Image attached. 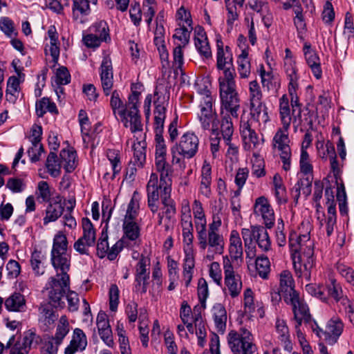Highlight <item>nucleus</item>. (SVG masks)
Instances as JSON below:
<instances>
[{"instance_id":"obj_1","label":"nucleus","mask_w":354,"mask_h":354,"mask_svg":"<svg viewBox=\"0 0 354 354\" xmlns=\"http://www.w3.org/2000/svg\"><path fill=\"white\" fill-rule=\"evenodd\" d=\"M216 68L223 71L218 79L221 102L234 116H236V111L240 108V99L236 89L233 55L231 48L228 46L224 47L221 39L216 41Z\"/></svg>"},{"instance_id":"obj_2","label":"nucleus","mask_w":354,"mask_h":354,"mask_svg":"<svg viewBox=\"0 0 354 354\" xmlns=\"http://www.w3.org/2000/svg\"><path fill=\"white\" fill-rule=\"evenodd\" d=\"M156 142L154 165L156 171L160 174V180L156 173H152L147 185V205L153 214L158 210V188L171 187L174 172L172 165L167 159V147L163 137L158 136Z\"/></svg>"},{"instance_id":"obj_3","label":"nucleus","mask_w":354,"mask_h":354,"mask_svg":"<svg viewBox=\"0 0 354 354\" xmlns=\"http://www.w3.org/2000/svg\"><path fill=\"white\" fill-rule=\"evenodd\" d=\"M223 208L214 206L212 210L211 221L202 227L197 236L198 245L201 250H207L205 259L209 261L214 259L216 255L223 254L225 238L221 231Z\"/></svg>"},{"instance_id":"obj_4","label":"nucleus","mask_w":354,"mask_h":354,"mask_svg":"<svg viewBox=\"0 0 354 354\" xmlns=\"http://www.w3.org/2000/svg\"><path fill=\"white\" fill-rule=\"evenodd\" d=\"M50 261L56 271L46 284L48 297L55 306H62V297L70 286L71 254L68 252L50 253Z\"/></svg>"},{"instance_id":"obj_5","label":"nucleus","mask_w":354,"mask_h":354,"mask_svg":"<svg viewBox=\"0 0 354 354\" xmlns=\"http://www.w3.org/2000/svg\"><path fill=\"white\" fill-rule=\"evenodd\" d=\"M279 115L282 127L275 133L272 145L274 149L279 152L280 158L283 162V169L288 171L291 167V149L290 147L288 130L291 123L290 109L289 100L286 95H283L279 99Z\"/></svg>"},{"instance_id":"obj_6","label":"nucleus","mask_w":354,"mask_h":354,"mask_svg":"<svg viewBox=\"0 0 354 354\" xmlns=\"http://www.w3.org/2000/svg\"><path fill=\"white\" fill-rule=\"evenodd\" d=\"M289 248L295 273L298 278L310 281L315 266L313 243L310 239L289 237Z\"/></svg>"},{"instance_id":"obj_7","label":"nucleus","mask_w":354,"mask_h":354,"mask_svg":"<svg viewBox=\"0 0 354 354\" xmlns=\"http://www.w3.org/2000/svg\"><path fill=\"white\" fill-rule=\"evenodd\" d=\"M201 127L204 131H210L209 136V149L214 159L219 157V151L221 149V140L218 124L220 121L216 112H213L212 109L207 106L204 109L200 115L198 120Z\"/></svg>"},{"instance_id":"obj_8","label":"nucleus","mask_w":354,"mask_h":354,"mask_svg":"<svg viewBox=\"0 0 354 354\" xmlns=\"http://www.w3.org/2000/svg\"><path fill=\"white\" fill-rule=\"evenodd\" d=\"M182 228L183 249L185 254L183 259V277L185 285L188 287L193 277L195 266V251L194 249V227L180 226Z\"/></svg>"},{"instance_id":"obj_9","label":"nucleus","mask_w":354,"mask_h":354,"mask_svg":"<svg viewBox=\"0 0 354 354\" xmlns=\"http://www.w3.org/2000/svg\"><path fill=\"white\" fill-rule=\"evenodd\" d=\"M227 339L233 354H258L253 335L246 328H241L239 330L230 331Z\"/></svg>"},{"instance_id":"obj_10","label":"nucleus","mask_w":354,"mask_h":354,"mask_svg":"<svg viewBox=\"0 0 354 354\" xmlns=\"http://www.w3.org/2000/svg\"><path fill=\"white\" fill-rule=\"evenodd\" d=\"M241 236L246 248L248 256L254 255L252 243L255 241L259 248L264 252L269 251L271 248V241L267 230L261 225H252L250 228H243Z\"/></svg>"},{"instance_id":"obj_11","label":"nucleus","mask_w":354,"mask_h":354,"mask_svg":"<svg viewBox=\"0 0 354 354\" xmlns=\"http://www.w3.org/2000/svg\"><path fill=\"white\" fill-rule=\"evenodd\" d=\"M239 131L245 150H259L262 147L263 138L259 136L254 128L253 121L248 116L241 115Z\"/></svg>"},{"instance_id":"obj_12","label":"nucleus","mask_w":354,"mask_h":354,"mask_svg":"<svg viewBox=\"0 0 354 354\" xmlns=\"http://www.w3.org/2000/svg\"><path fill=\"white\" fill-rule=\"evenodd\" d=\"M223 266L224 270V291L232 298L236 297L239 295L242 289L241 277L235 270L227 256L223 257Z\"/></svg>"},{"instance_id":"obj_13","label":"nucleus","mask_w":354,"mask_h":354,"mask_svg":"<svg viewBox=\"0 0 354 354\" xmlns=\"http://www.w3.org/2000/svg\"><path fill=\"white\" fill-rule=\"evenodd\" d=\"M286 56L284 58V71L288 81V91L290 94L292 99L296 100V92L299 88V75L298 69L296 66L292 52L289 48L285 50Z\"/></svg>"},{"instance_id":"obj_14","label":"nucleus","mask_w":354,"mask_h":354,"mask_svg":"<svg viewBox=\"0 0 354 354\" xmlns=\"http://www.w3.org/2000/svg\"><path fill=\"white\" fill-rule=\"evenodd\" d=\"M174 147L184 158L190 159L194 157L198 151L199 138L194 133L187 131L180 136Z\"/></svg>"},{"instance_id":"obj_15","label":"nucleus","mask_w":354,"mask_h":354,"mask_svg":"<svg viewBox=\"0 0 354 354\" xmlns=\"http://www.w3.org/2000/svg\"><path fill=\"white\" fill-rule=\"evenodd\" d=\"M150 274V260L142 256L135 268L134 288L136 292L145 294L147 290Z\"/></svg>"},{"instance_id":"obj_16","label":"nucleus","mask_w":354,"mask_h":354,"mask_svg":"<svg viewBox=\"0 0 354 354\" xmlns=\"http://www.w3.org/2000/svg\"><path fill=\"white\" fill-rule=\"evenodd\" d=\"M165 29L164 26L160 24L156 25L154 30L153 41L161 62V67L162 73H165L171 68V64L169 60V53L166 48L165 41Z\"/></svg>"},{"instance_id":"obj_17","label":"nucleus","mask_w":354,"mask_h":354,"mask_svg":"<svg viewBox=\"0 0 354 354\" xmlns=\"http://www.w3.org/2000/svg\"><path fill=\"white\" fill-rule=\"evenodd\" d=\"M154 130L156 134V138H157L158 136H162L163 131L166 118L167 101L165 96L160 94L157 90L154 91Z\"/></svg>"},{"instance_id":"obj_18","label":"nucleus","mask_w":354,"mask_h":354,"mask_svg":"<svg viewBox=\"0 0 354 354\" xmlns=\"http://www.w3.org/2000/svg\"><path fill=\"white\" fill-rule=\"evenodd\" d=\"M118 120L122 123L125 128L129 129L133 136L144 133L139 108L129 106V111Z\"/></svg>"},{"instance_id":"obj_19","label":"nucleus","mask_w":354,"mask_h":354,"mask_svg":"<svg viewBox=\"0 0 354 354\" xmlns=\"http://www.w3.org/2000/svg\"><path fill=\"white\" fill-rule=\"evenodd\" d=\"M254 214L262 218L267 228L273 227L275 221L274 210L266 197L260 196L255 200Z\"/></svg>"},{"instance_id":"obj_20","label":"nucleus","mask_w":354,"mask_h":354,"mask_svg":"<svg viewBox=\"0 0 354 354\" xmlns=\"http://www.w3.org/2000/svg\"><path fill=\"white\" fill-rule=\"evenodd\" d=\"M287 304L292 306L294 319L296 322L310 323L311 315L309 308L305 301L299 297V295H293L292 297L285 301Z\"/></svg>"},{"instance_id":"obj_21","label":"nucleus","mask_w":354,"mask_h":354,"mask_svg":"<svg viewBox=\"0 0 354 354\" xmlns=\"http://www.w3.org/2000/svg\"><path fill=\"white\" fill-rule=\"evenodd\" d=\"M101 86L106 96L111 94L113 86V73L112 62L109 56L103 57L100 68Z\"/></svg>"},{"instance_id":"obj_22","label":"nucleus","mask_w":354,"mask_h":354,"mask_svg":"<svg viewBox=\"0 0 354 354\" xmlns=\"http://www.w3.org/2000/svg\"><path fill=\"white\" fill-rule=\"evenodd\" d=\"M122 241L126 243L127 248H133L140 244V228L137 221H123Z\"/></svg>"},{"instance_id":"obj_23","label":"nucleus","mask_w":354,"mask_h":354,"mask_svg":"<svg viewBox=\"0 0 354 354\" xmlns=\"http://www.w3.org/2000/svg\"><path fill=\"white\" fill-rule=\"evenodd\" d=\"M48 299L49 302L42 303L39 307V321L40 324L45 326L44 330H47L53 326L58 317V315L53 310V307L64 308L65 304L64 301L62 300V306H55L49 297Z\"/></svg>"},{"instance_id":"obj_24","label":"nucleus","mask_w":354,"mask_h":354,"mask_svg":"<svg viewBox=\"0 0 354 354\" xmlns=\"http://www.w3.org/2000/svg\"><path fill=\"white\" fill-rule=\"evenodd\" d=\"M239 110V109L236 111V116H234L229 110L223 106V102H221V120L219 132L220 135L221 134V138L223 139L224 142H229L230 140H232L234 126L232 118H238Z\"/></svg>"},{"instance_id":"obj_25","label":"nucleus","mask_w":354,"mask_h":354,"mask_svg":"<svg viewBox=\"0 0 354 354\" xmlns=\"http://www.w3.org/2000/svg\"><path fill=\"white\" fill-rule=\"evenodd\" d=\"M96 323L100 338L106 346L112 348L114 342L107 315L104 312H100L97 316Z\"/></svg>"},{"instance_id":"obj_26","label":"nucleus","mask_w":354,"mask_h":354,"mask_svg":"<svg viewBox=\"0 0 354 354\" xmlns=\"http://www.w3.org/2000/svg\"><path fill=\"white\" fill-rule=\"evenodd\" d=\"M303 51L306 63L311 69L313 75L317 79H320L322 76V71L320 59L317 52L311 48V45L308 42L304 44Z\"/></svg>"},{"instance_id":"obj_27","label":"nucleus","mask_w":354,"mask_h":354,"mask_svg":"<svg viewBox=\"0 0 354 354\" xmlns=\"http://www.w3.org/2000/svg\"><path fill=\"white\" fill-rule=\"evenodd\" d=\"M145 133L133 136L132 149L133 151V162L138 167H142L146 161Z\"/></svg>"},{"instance_id":"obj_28","label":"nucleus","mask_w":354,"mask_h":354,"mask_svg":"<svg viewBox=\"0 0 354 354\" xmlns=\"http://www.w3.org/2000/svg\"><path fill=\"white\" fill-rule=\"evenodd\" d=\"M279 289L282 293L284 301L292 297L293 295L299 294L295 289V281L290 271L283 270L279 275Z\"/></svg>"},{"instance_id":"obj_29","label":"nucleus","mask_w":354,"mask_h":354,"mask_svg":"<svg viewBox=\"0 0 354 354\" xmlns=\"http://www.w3.org/2000/svg\"><path fill=\"white\" fill-rule=\"evenodd\" d=\"M87 346V338L84 331L80 328L73 330L70 344L66 347L64 354H75L78 351H83Z\"/></svg>"},{"instance_id":"obj_30","label":"nucleus","mask_w":354,"mask_h":354,"mask_svg":"<svg viewBox=\"0 0 354 354\" xmlns=\"http://www.w3.org/2000/svg\"><path fill=\"white\" fill-rule=\"evenodd\" d=\"M275 332L277 339L284 349L291 351L292 344L290 339V333L286 321L277 317L275 322Z\"/></svg>"},{"instance_id":"obj_31","label":"nucleus","mask_w":354,"mask_h":354,"mask_svg":"<svg viewBox=\"0 0 354 354\" xmlns=\"http://www.w3.org/2000/svg\"><path fill=\"white\" fill-rule=\"evenodd\" d=\"M326 342L335 344L344 330V324L339 317L331 318L326 324Z\"/></svg>"},{"instance_id":"obj_32","label":"nucleus","mask_w":354,"mask_h":354,"mask_svg":"<svg viewBox=\"0 0 354 354\" xmlns=\"http://www.w3.org/2000/svg\"><path fill=\"white\" fill-rule=\"evenodd\" d=\"M61 201L62 198L58 195L56 196L55 201L48 205L45 210V216L43 218L44 225L51 222L56 221L62 215L64 207L61 203Z\"/></svg>"},{"instance_id":"obj_33","label":"nucleus","mask_w":354,"mask_h":354,"mask_svg":"<svg viewBox=\"0 0 354 354\" xmlns=\"http://www.w3.org/2000/svg\"><path fill=\"white\" fill-rule=\"evenodd\" d=\"M106 158L111 165L113 172L110 174L108 171H105L103 174V178L106 181H109L113 180L121 171L120 153L116 149H108L106 151Z\"/></svg>"},{"instance_id":"obj_34","label":"nucleus","mask_w":354,"mask_h":354,"mask_svg":"<svg viewBox=\"0 0 354 354\" xmlns=\"http://www.w3.org/2000/svg\"><path fill=\"white\" fill-rule=\"evenodd\" d=\"M319 223V229L322 232H326L327 236H330L336 227L337 213L333 207L330 206L327 214H323L322 218L317 217Z\"/></svg>"},{"instance_id":"obj_35","label":"nucleus","mask_w":354,"mask_h":354,"mask_svg":"<svg viewBox=\"0 0 354 354\" xmlns=\"http://www.w3.org/2000/svg\"><path fill=\"white\" fill-rule=\"evenodd\" d=\"M171 187L158 188L159 198L160 197L162 205H164L163 214L169 219L173 218L176 213V204L173 199L171 198Z\"/></svg>"},{"instance_id":"obj_36","label":"nucleus","mask_w":354,"mask_h":354,"mask_svg":"<svg viewBox=\"0 0 354 354\" xmlns=\"http://www.w3.org/2000/svg\"><path fill=\"white\" fill-rule=\"evenodd\" d=\"M195 46L200 55L205 58L212 56V51L205 30L198 27L195 30Z\"/></svg>"},{"instance_id":"obj_37","label":"nucleus","mask_w":354,"mask_h":354,"mask_svg":"<svg viewBox=\"0 0 354 354\" xmlns=\"http://www.w3.org/2000/svg\"><path fill=\"white\" fill-rule=\"evenodd\" d=\"M110 99V106L115 118L118 120L129 111V102L124 103L120 93L117 90L113 91Z\"/></svg>"},{"instance_id":"obj_38","label":"nucleus","mask_w":354,"mask_h":354,"mask_svg":"<svg viewBox=\"0 0 354 354\" xmlns=\"http://www.w3.org/2000/svg\"><path fill=\"white\" fill-rule=\"evenodd\" d=\"M110 99V106L115 118L118 120L129 111V102L124 103L120 93L117 90L113 91Z\"/></svg>"},{"instance_id":"obj_39","label":"nucleus","mask_w":354,"mask_h":354,"mask_svg":"<svg viewBox=\"0 0 354 354\" xmlns=\"http://www.w3.org/2000/svg\"><path fill=\"white\" fill-rule=\"evenodd\" d=\"M198 93L201 95V100L199 104V111L197 113L198 120H200V115L207 106L210 108L213 112H216L214 108V99L211 95L210 91L208 89L207 86H201V84L198 81L196 84Z\"/></svg>"},{"instance_id":"obj_40","label":"nucleus","mask_w":354,"mask_h":354,"mask_svg":"<svg viewBox=\"0 0 354 354\" xmlns=\"http://www.w3.org/2000/svg\"><path fill=\"white\" fill-rule=\"evenodd\" d=\"M229 253L230 258L234 260L242 259L243 248L239 233L232 230L230 236Z\"/></svg>"},{"instance_id":"obj_41","label":"nucleus","mask_w":354,"mask_h":354,"mask_svg":"<svg viewBox=\"0 0 354 354\" xmlns=\"http://www.w3.org/2000/svg\"><path fill=\"white\" fill-rule=\"evenodd\" d=\"M59 157L62 167L66 172L71 173L77 167V153L73 148L62 149L60 152Z\"/></svg>"},{"instance_id":"obj_42","label":"nucleus","mask_w":354,"mask_h":354,"mask_svg":"<svg viewBox=\"0 0 354 354\" xmlns=\"http://www.w3.org/2000/svg\"><path fill=\"white\" fill-rule=\"evenodd\" d=\"M72 15L76 21H82L91 13L90 0H72Z\"/></svg>"},{"instance_id":"obj_43","label":"nucleus","mask_w":354,"mask_h":354,"mask_svg":"<svg viewBox=\"0 0 354 354\" xmlns=\"http://www.w3.org/2000/svg\"><path fill=\"white\" fill-rule=\"evenodd\" d=\"M6 308L11 312H23L25 310L26 299L19 292H14L4 301Z\"/></svg>"},{"instance_id":"obj_44","label":"nucleus","mask_w":354,"mask_h":354,"mask_svg":"<svg viewBox=\"0 0 354 354\" xmlns=\"http://www.w3.org/2000/svg\"><path fill=\"white\" fill-rule=\"evenodd\" d=\"M250 119L253 121V124L256 121L259 124L263 123L265 124L270 121L268 108L263 102L250 104Z\"/></svg>"},{"instance_id":"obj_45","label":"nucleus","mask_w":354,"mask_h":354,"mask_svg":"<svg viewBox=\"0 0 354 354\" xmlns=\"http://www.w3.org/2000/svg\"><path fill=\"white\" fill-rule=\"evenodd\" d=\"M248 55V50L243 49L237 57V71L240 79H248L250 76L251 64Z\"/></svg>"},{"instance_id":"obj_46","label":"nucleus","mask_w":354,"mask_h":354,"mask_svg":"<svg viewBox=\"0 0 354 354\" xmlns=\"http://www.w3.org/2000/svg\"><path fill=\"white\" fill-rule=\"evenodd\" d=\"M212 312L217 330L223 333L227 322V313L225 307L221 304H216L214 305Z\"/></svg>"},{"instance_id":"obj_47","label":"nucleus","mask_w":354,"mask_h":354,"mask_svg":"<svg viewBox=\"0 0 354 354\" xmlns=\"http://www.w3.org/2000/svg\"><path fill=\"white\" fill-rule=\"evenodd\" d=\"M140 195L135 192L127 205L123 221H136L140 210Z\"/></svg>"},{"instance_id":"obj_48","label":"nucleus","mask_w":354,"mask_h":354,"mask_svg":"<svg viewBox=\"0 0 354 354\" xmlns=\"http://www.w3.org/2000/svg\"><path fill=\"white\" fill-rule=\"evenodd\" d=\"M46 257L44 254L39 250H35L30 257V265L34 273L37 276L44 274L46 268Z\"/></svg>"},{"instance_id":"obj_49","label":"nucleus","mask_w":354,"mask_h":354,"mask_svg":"<svg viewBox=\"0 0 354 354\" xmlns=\"http://www.w3.org/2000/svg\"><path fill=\"white\" fill-rule=\"evenodd\" d=\"M20 80L15 76L8 78L6 91V100L10 103L15 104L18 99L20 91Z\"/></svg>"},{"instance_id":"obj_50","label":"nucleus","mask_w":354,"mask_h":354,"mask_svg":"<svg viewBox=\"0 0 354 354\" xmlns=\"http://www.w3.org/2000/svg\"><path fill=\"white\" fill-rule=\"evenodd\" d=\"M192 211L197 236L201 229H202L203 225H205L206 219V216L203 207V205L199 200H194L192 205Z\"/></svg>"},{"instance_id":"obj_51","label":"nucleus","mask_w":354,"mask_h":354,"mask_svg":"<svg viewBox=\"0 0 354 354\" xmlns=\"http://www.w3.org/2000/svg\"><path fill=\"white\" fill-rule=\"evenodd\" d=\"M69 324L67 317L64 315L59 318L56 332L53 337H49L57 345L62 344L64 339L69 333Z\"/></svg>"},{"instance_id":"obj_52","label":"nucleus","mask_w":354,"mask_h":354,"mask_svg":"<svg viewBox=\"0 0 354 354\" xmlns=\"http://www.w3.org/2000/svg\"><path fill=\"white\" fill-rule=\"evenodd\" d=\"M35 109L36 114L39 118L43 117L47 112L53 114H57L58 113L55 104L48 97H45L36 102Z\"/></svg>"},{"instance_id":"obj_53","label":"nucleus","mask_w":354,"mask_h":354,"mask_svg":"<svg viewBox=\"0 0 354 354\" xmlns=\"http://www.w3.org/2000/svg\"><path fill=\"white\" fill-rule=\"evenodd\" d=\"M194 323L195 324V333L198 339V345L203 348L206 344L207 330L205 322L200 313L194 315Z\"/></svg>"},{"instance_id":"obj_54","label":"nucleus","mask_w":354,"mask_h":354,"mask_svg":"<svg viewBox=\"0 0 354 354\" xmlns=\"http://www.w3.org/2000/svg\"><path fill=\"white\" fill-rule=\"evenodd\" d=\"M299 91L300 87L296 92V100L295 99H292V95L289 94L290 97V102L292 109V114L293 115V118H291V122L292 121V124L295 131L297 130L298 127L300 126L302 123L301 104L299 101Z\"/></svg>"},{"instance_id":"obj_55","label":"nucleus","mask_w":354,"mask_h":354,"mask_svg":"<svg viewBox=\"0 0 354 354\" xmlns=\"http://www.w3.org/2000/svg\"><path fill=\"white\" fill-rule=\"evenodd\" d=\"M89 32L96 35L102 41L110 40L109 28L105 21H100L89 28Z\"/></svg>"},{"instance_id":"obj_56","label":"nucleus","mask_w":354,"mask_h":354,"mask_svg":"<svg viewBox=\"0 0 354 354\" xmlns=\"http://www.w3.org/2000/svg\"><path fill=\"white\" fill-rule=\"evenodd\" d=\"M227 14V31L230 32L233 29L234 22L239 18L240 9L238 5L233 3L231 0H225Z\"/></svg>"},{"instance_id":"obj_57","label":"nucleus","mask_w":354,"mask_h":354,"mask_svg":"<svg viewBox=\"0 0 354 354\" xmlns=\"http://www.w3.org/2000/svg\"><path fill=\"white\" fill-rule=\"evenodd\" d=\"M273 185L274 194L277 202L279 204L286 203L288 200L286 189L283 184L281 178L278 174H275L273 177Z\"/></svg>"},{"instance_id":"obj_58","label":"nucleus","mask_w":354,"mask_h":354,"mask_svg":"<svg viewBox=\"0 0 354 354\" xmlns=\"http://www.w3.org/2000/svg\"><path fill=\"white\" fill-rule=\"evenodd\" d=\"M83 234L81 236L86 241L88 245H94L96 239V232L93 223L88 218L82 219Z\"/></svg>"},{"instance_id":"obj_59","label":"nucleus","mask_w":354,"mask_h":354,"mask_svg":"<svg viewBox=\"0 0 354 354\" xmlns=\"http://www.w3.org/2000/svg\"><path fill=\"white\" fill-rule=\"evenodd\" d=\"M46 167L48 172L53 177H57L61 174V160L57 159L56 153L50 151L47 157Z\"/></svg>"},{"instance_id":"obj_60","label":"nucleus","mask_w":354,"mask_h":354,"mask_svg":"<svg viewBox=\"0 0 354 354\" xmlns=\"http://www.w3.org/2000/svg\"><path fill=\"white\" fill-rule=\"evenodd\" d=\"M33 337L32 334L25 336L22 339L17 341L11 347L10 354H28L32 343Z\"/></svg>"},{"instance_id":"obj_61","label":"nucleus","mask_w":354,"mask_h":354,"mask_svg":"<svg viewBox=\"0 0 354 354\" xmlns=\"http://www.w3.org/2000/svg\"><path fill=\"white\" fill-rule=\"evenodd\" d=\"M68 240L66 235L59 231L53 238V247L50 253L67 252Z\"/></svg>"},{"instance_id":"obj_62","label":"nucleus","mask_w":354,"mask_h":354,"mask_svg":"<svg viewBox=\"0 0 354 354\" xmlns=\"http://www.w3.org/2000/svg\"><path fill=\"white\" fill-rule=\"evenodd\" d=\"M248 91L250 104L262 102L263 93L257 80L249 82Z\"/></svg>"},{"instance_id":"obj_63","label":"nucleus","mask_w":354,"mask_h":354,"mask_svg":"<svg viewBox=\"0 0 354 354\" xmlns=\"http://www.w3.org/2000/svg\"><path fill=\"white\" fill-rule=\"evenodd\" d=\"M255 264L259 275L262 279H268L270 272V263L269 259L263 255L260 256L257 258Z\"/></svg>"},{"instance_id":"obj_64","label":"nucleus","mask_w":354,"mask_h":354,"mask_svg":"<svg viewBox=\"0 0 354 354\" xmlns=\"http://www.w3.org/2000/svg\"><path fill=\"white\" fill-rule=\"evenodd\" d=\"M317 149L319 156L322 159H330L336 156L335 147L330 142H327L325 144L323 141H318L317 142Z\"/></svg>"}]
</instances>
